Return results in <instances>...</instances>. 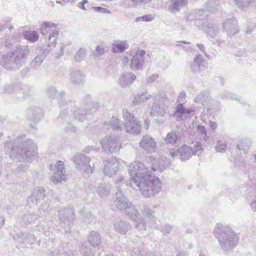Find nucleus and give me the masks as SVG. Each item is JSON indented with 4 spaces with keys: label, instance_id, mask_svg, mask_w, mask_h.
<instances>
[{
    "label": "nucleus",
    "instance_id": "f257e3e1",
    "mask_svg": "<svg viewBox=\"0 0 256 256\" xmlns=\"http://www.w3.org/2000/svg\"><path fill=\"white\" fill-rule=\"evenodd\" d=\"M128 170L132 180L145 198H150L159 193L162 189L160 179L152 176L151 170L145 168L144 164L133 162L130 166Z\"/></svg>",
    "mask_w": 256,
    "mask_h": 256
},
{
    "label": "nucleus",
    "instance_id": "f03ea898",
    "mask_svg": "<svg viewBox=\"0 0 256 256\" xmlns=\"http://www.w3.org/2000/svg\"><path fill=\"white\" fill-rule=\"evenodd\" d=\"M20 137L6 142L4 144L6 154L12 159L31 162L37 156L36 146L31 140L21 141Z\"/></svg>",
    "mask_w": 256,
    "mask_h": 256
},
{
    "label": "nucleus",
    "instance_id": "7ed1b4c3",
    "mask_svg": "<svg viewBox=\"0 0 256 256\" xmlns=\"http://www.w3.org/2000/svg\"><path fill=\"white\" fill-rule=\"evenodd\" d=\"M30 52L28 46L18 45L14 50L2 56L0 63L4 68L8 70L18 69L25 64Z\"/></svg>",
    "mask_w": 256,
    "mask_h": 256
},
{
    "label": "nucleus",
    "instance_id": "20e7f679",
    "mask_svg": "<svg viewBox=\"0 0 256 256\" xmlns=\"http://www.w3.org/2000/svg\"><path fill=\"white\" fill-rule=\"evenodd\" d=\"M214 234L224 251L228 252L232 250L238 244V236L228 226L217 224L214 230Z\"/></svg>",
    "mask_w": 256,
    "mask_h": 256
},
{
    "label": "nucleus",
    "instance_id": "39448f33",
    "mask_svg": "<svg viewBox=\"0 0 256 256\" xmlns=\"http://www.w3.org/2000/svg\"><path fill=\"white\" fill-rule=\"evenodd\" d=\"M208 16L207 10H197L188 14L186 19L187 21L194 22L195 26L200 30H204L210 37L214 38L218 32L220 26L206 20Z\"/></svg>",
    "mask_w": 256,
    "mask_h": 256
},
{
    "label": "nucleus",
    "instance_id": "423d86ee",
    "mask_svg": "<svg viewBox=\"0 0 256 256\" xmlns=\"http://www.w3.org/2000/svg\"><path fill=\"white\" fill-rule=\"evenodd\" d=\"M122 115L125 121V124L120 123L119 120L113 116V131H122L126 128L128 132L134 134L140 133L142 129L141 125L136 120L134 114L130 113L128 110H122Z\"/></svg>",
    "mask_w": 256,
    "mask_h": 256
},
{
    "label": "nucleus",
    "instance_id": "0eeeda50",
    "mask_svg": "<svg viewBox=\"0 0 256 256\" xmlns=\"http://www.w3.org/2000/svg\"><path fill=\"white\" fill-rule=\"evenodd\" d=\"M153 101L150 115L160 116H165L168 113V98L164 94H156L153 96Z\"/></svg>",
    "mask_w": 256,
    "mask_h": 256
},
{
    "label": "nucleus",
    "instance_id": "6e6552de",
    "mask_svg": "<svg viewBox=\"0 0 256 256\" xmlns=\"http://www.w3.org/2000/svg\"><path fill=\"white\" fill-rule=\"evenodd\" d=\"M76 168L82 172L84 175L90 174L93 172L94 164L92 166L90 164V158L82 154H76L72 158Z\"/></svg>",
    "mask_w": 256,
    "mask_h": 256
},
{
    "label": "nucleus",
    "instance_id": "1a4fd4ad",
    "mask_svg": "<svg viewBox=\"0 0 256 256\" xmlns=\"http://www.w3.org/2000/svg\"><path fill=\"white\" fill-rule=\"evenodd\" d=\"M51 170L52 171L51 180L54 184L66 182L68 174L64 162L61 160L58 161L53 167L51 166Z\"/></svg>",
    "mask_w": 256,
    "mask_h": 256
},
{
    "label": "nucleus",
    "instance_id": "9d476101",
    "mask_svg": "<svg viewBox=\"0 0 256 256\" xmlns=\"http://www.w3.org/2000/svg\"><path fill=\"white\" fill-rule=\"evenodd\" d=\"M56 24L50 22H44L40 28V32L43 36H46L49 33L48 36V46L55 47L56 46V40L59 34L58 32L54 29L51 30V28H54Z\"/></svg>",
    "mask_w": 256,
    "mask_h": 256
},
{
    "label": "nucleus",
    "instance_id": "9b49d317",
    "mask_svg": "<svg viewBox=\"0 0 256 256\" xmlns=\"http://www.w3.org/2000/svg\"><path fill=\"white\" fill-rule=\"evenodd\" d=\"M170 154L172 158L178 157L182 161H186L193 155L192 148L184 144L178 149H172L170 151Z\"/></svg>",
    "mask_w": 256,
    "mask_h": 256
},
{
    "label": "nucleus",
    "instance_id": "f8f14e48",
    "mask_svg": "<svg viewBox=\"0 0 256 256\" xmlns=\"http://www.w3.org/2000/svg\"><path fill=\"white\" fill-rule=\"evenodd\" d=\"M223 30L226 33L228 36L232 37L239 32V27L237 20L235 18L226 19L222 23Z\"/></svg>",
    "mask_w": 256,
    "mask_h": 256
},
{
    "label": "nucleus",
    "instance_id": "ddd939ff",
    "mask_svg": "<svg viewBox=\"0 0 256 256\" xmlns=\"http://www.w3.org/2000/svg\"><path fill=\"white\" fill-rule=\"evenodd\" d=\"M96 108L93 106L92 104H84L82 108L74 111L75 118L80 122H84V120L88 118L87 116L88 114H91L92 113L96 112Z\"/></svg>",
    "mask_w": 256,
    "mask_h": 256
},
{
    "label": "nucleus",
    "instance_id": "4468645a",
    "mask_svg": "<svg viewBox=\"0 0 256 256\" xmlns=\"http://www.w3.org/2000/svg\"><path fill=\"white\" fill-rule=\"evenodd\" d=\"M146 52L141 50L136 53L130 61V68L132 70H142L145 63Z\"/></svg>",
    "mask_w": 256,
    "mask_h": 256
},
{
    "label": "nucleus",
    "instance_id": "2eb2a0df",
    "mask_svg": "<svg viewBox=\"0 0 256 256\" xmlns=\"http://www.w3.org/2000/svg\"><path fill=\"white\" fill-rule=\"evenodd\" d=\"M47 94L48 96L52 98H59L58 104L62 108V107L66 106H70L72 107L73 105V102L71 101L67 102L63 98V96L64 95V92L63 91L58 92L54 87H50L47 90Z\"/></svg>",
    "mask_w": 256,
    "mask_h": 256
},
{
    "label": "nucleus",
    "instance_id": "dca6fc26",
    "mask_svg": "<svg viewBox=\"0 0 256 256\" xmlns=\"http://www.w3.org/2000/svg\"><path fill=\"white\" fill-rule=\"evenodd\" d=\"M114 198V204L120 210L124 211L126 208H128L132 204L120 190L116 193Z\"/></svg>",
    "mask_w": 256,
    "mask_h": 256
},
{
    "label": "nucleus",
    "instance_id": "f3484780",
    "mask_svg": "<svg viewBox=\"0 0 256 256\" xmlns=\"http://www.w3.org/2000/svg\"><path fill=\"white\" fill-rule=\"evenodd\" d=\"M140 146L141 148L150 153L154 152L156 146V142L148 134L142 136Z\"/></svg>",
    "mask_w": 256,
    "mask_h": 256
},
{
    "label": "nucleus",
    "instance_id": "a211bd4d",
    "mask_svg": "<svg viewBox=\"0 0 256 256\" xmlns=\"http://www.w3.org/2000/svg\"><path fill=\"white\" fill-rule=\"evenodd\" d=\"M58 213L60 220L64 223L67 222L69 225L74 219V210L70 206L61 208Z\"/></svg>",
    "mask_w": 256,
    "mask_h": 256
},
{
    "label": "nucleus",
    "instance_id": "6ab92c4d",
    "mask_svg": "<svg viewBox=\"0 0 256 256\" xmlns=\"http://www.w3.org/2000/svg\"><path fill=\"white\" fill-rule=\"evenodd\" d=\"M164 141L170 149L172 150V146L178 147L180 144L178 133L176 132H170L168 133L164 138Z\"/></svg>",
    "mask_w": 256,
    "mask_h": 256
},
{
    "label": "nucleus",
    "instance_id": "aec40b11",
    "mask_svg": "<svg viewBox=\"0 0 256 256\" xmlns=\"http://www.w3.org/2000/svg\"><path fill=\"white\" fill-rule=\"evenodd\" d=\"M43 115L42 109L37 107L29 108L26 111L27 119L34 122H38Z\"/></svg>",
    "mask_w": 256,
    "mask_h": 256
},
{
    "label": "nucleus",
    "instance_id": "412c9836",
    "mask_svg": "<svg viewBox=\"0 0 256 256\" xmlns=\"http://www.w3.org/2000/svg\"><path fill=\"white\" fill-rule=\"evenodd\" d=\"M46 196V190L43 188L38 187L35 188L31 196L28 198V202H32L33 204H36L38 200H43Z\"/></svg>",
    "mask_w": 256,
    "mask_h": 256
},
{
    "label": "nucleus",
    "instance_id": "4be33fe9",
    "mask_svg": "<svg viewBox=\"0 0 256 256\" xmlns=\"http://www.w3.org/2000/svg\"><path fill=\"white\" fill-rule=\"evenodd\" d=\"M48 253V256H76V252L63 246H59L56 249L54 248Z\"/></svg>",
    "mask_w": 256,
    "mask_h": 256
},
{
    "label": "nucleus",
    "instance_id": "5701e85b",
    "mask_svg": "<svg viewBox=\"0 0 256 256\" xmlns=\"http://www.w3.org/2000/svg\"><path fill=\"white\" fill-rule=\"evenodd\" d=\"M156 94H148L146 90L140 94H138L132 100V104L134 106H139L142 104L146 102L148 100Z\"/></svg>",
    "mask_w": 256,
    "mask_h": 256
},
{
    "label": "nucleus",
    "instance_id": "b1692460",
    "mask_svg": "<svg viewBox=\"0 0 256 256\" xmlns=\"http://www.w3.org/2000/svg\"><path fill=\"white\" fill-rule=\"evenodd\" d=\"M84 74L80 70H73L70 72V80L73 84H82L84 81Z\"/></svg>",
    "mask_w": 256,
    "mask_h": 256
},
{
    "label": "nucleus",
    "instance_id": "393cba45",
    "mask_svg": "<svg viewBox=\"0 0 256 256\" xmlns=\"http://www.w3.org/2000/svg\"><path fill=\"white\" fill-rule=\"evenodd\" d=\"M170 4L168 10L172 14H175L180 10V8L186 6L188 0H170Z\"/></svg>",
    "mask_w": 256,
    "mask_h": 256
},
{
    "label": "nucleus",
    "instance_id": "a878e982",
    "mask_svg": "<svg viewBox=\"0 0 256 256\" xmlns=\"http://www.w3.org/2000/svg\"><path fill=\"white\" fill-rule=\"evenodd\" d=\"M14 238L20 242L30 244H32L36 240V238L33 234L28 233L20 232Z\"/></svg>",
    "mask_w": 256,
    "mask_h": 256
},
{
    "label": "nucleus",
    "instance_id": "bb28decb",
    "mask_svg": "<svg viewBox=\"0 0 256 256\" xmlns=\"http://www.w3.org/2000/svg\"><path fill=\"white\" fill-rule=\"evenodd\" d=\"M136 78V76L132 72L125 73L122 74L119 82L120 84L124 88L132 84Z\"/></svg>",
    "mask_w": 256,
    "mask_h": 256
},
{
    "label": "nucleus",
    "instance_id": "cd10ccee",
    "mask_svg": "<svg viewBox=\"0 0 256 256\" xmlns=\"http://www.w3.org/2000/svg\"><path fill=\"white\" fill-rule=\"evenodd\" d=\"M129 45L126 40L113 41V53H122L128 49Z\"/></svg>",
    "mask_w": 256,
    "mask_h": 256
},
{
    "label": "nucleus",
    "instance_id": "c85d7f7f",
    "mask_svg": "<svg viewBox=\"0 0 256 256\" xmlns=\"http://www.w3.org/2000/svg\"><path fill=\"white\" fill-rule=\"evenodd\" d=\"M124 212L128 218L134 222H136L140 218V213L135 206L131 204L128 208H126Z\"/></svg>",
    "mask_w": 256,
    "mask_h": 256
},
{
    "label": "nucleus",
    "instance_id": "c756f323",
    "mask_svg": "<svg viewBox=\"0 0 256 256\" xmlns=\"http://www.w3.org/2000/svg\"><path fill=\"white\" fill-rule=\"evenodd\" d=\"M88 241L93 247L98 246L101 243L99 233L94 231L90 232L88 237Z\"/></svg>",
    "mask_w": 256,
    "mask_h": 256
},
{
    "label": "nucleus",
    "instance_id": "7c9ffc66",
    "mask_svg": "<svg viewBox=\"0 0 256 256\" xmlns=\"http://www.w3.org/2000/svg\"><path fill=\"white\" fill-rule=\"evenodd\" d=\"M142 215L146 218L150 219L152 221V223L150 224L151 227L155 228L154 226L153 222H155L156 218L154 217V210L147 206H144L142 210Z\"/></svg>",
    "mask_w": 256,
    "mask_h": 256
},
{
    "label": "nucleus",
    "instance_id": "2f4dec72",
    "mask_svg": "<svg viewBox=\"0 0 256 256\" xmlns=\"http://www.w3.org/2000/svg\"><path fill=\"white\" fill-rule=\"evenodd\" d=\"M252 183V180H250L247 183H244L239 186L237 190V193L244 196H248L252 192L251 189L252 187L251 184H251Z\"/></svg>",
    "mask_w": 256,
    "mask_h": 256
},
{
    "label": "nucleus",
    "instance_id": "473e14b6",
    "mask_svg": "<svg viewBox=\"0 0 256 256\" xmlns=\"http://www.w3.org/2000/svg\"><path fill=\"white\" fill-rule=\"evenodd\" d=\"M110 192V188L109 185L106 183H101L98 187L96 192L101 198H105L108 196Z\"/></svg>",
    "mask_w": 256,
    "mask_h": 256
},
{
    "label": "nucleus",
    "instance_id": "72a5a7b5",
    "mask_svg": "<svg viewBox=\"0 0 256 256\" xmlns=\"http://www.w3.org/2000/svg\"><path fill=\"white\" fill-rule=\"evenodd\" d=\"M115 230L122 234H125L130 229V225L128 222L120 221L115 224Z\"/></svg>",
    "mask_w": 256,
    "mask_h": 256
},
{
    "label": "nucleus",
    "instance_id": "f704fd0d",
    "mask_svg": "<svg viewBox=\"0 0 256 256\" xmlns=\"http://www.w3.org/2000/svg\"><path fill=\"white\" fill-rule=\"evenodd\" d=\"M210 92L208 91L202 92L195 98V102L200 103L203 106L206 104V102L210 100Z\"/></svg>",
    "mask_w": 256,
    "mask_h": 256
},
{
    "label": "nucleus",
    "instance_id": "c9c22d12",
    "mask_svg": "<svg viewBox=\"0 0 256 256\" xmlns=\"http://www.w3.org/2000/svg\"><path fill=\"white\" fill-rule=\"evenodd\" d=\"M203 62V59L202 56L200 54L196 55L191 64V68L194 72H197L199 70L201 64Z\"/></svg>",
    "mask_w": 256,
    "mask_h": 256
},
{
    "label": "nucleus",
    "instance_id": "e433bc0d",
    "mask_svg": "<svg viewBox=\"0 0 256 256\" xmlns=\"http://www.w3.org/2000/svg\"><path fill=\"white\" fill-rule=\"evenodd\" d=\"M24 36L25 39L31 42H35L38 40L39 36L36 31L27 30L24 32Z\"/></svg>",
    "mask_w": 256,
    "mask_h": 256
},
{
    "label": "nucleus",
    "instance_id": "4c0bfd02",
    "mask_svg": "<svg viewBox=\"0 0 256 256\" xmlns=\"http://www.w3.org/2000/svg\"><path fill=\"white\" fill-rule=\"evenodd\" d=\"M256 2V0H234V4L240 9L244 10L250 4Z\"/></svg>",
    "mask_w": 256,
    "mask_h": 256
},
{
    "label": "nucleus",
    "instance_id": "58836bf2",
    "mask_svg": "<svg viewBox=\"0 0 256 256\" xmlns=\"http://www.w3.org/2000/svg\"><path fill=\"white\" fill-rule=\"evenodd\" d=\"M112 138L110 136H106L101 141L100 144L102 146L104 150L106 153L110 152V148H112Z\"/></svg>",
    "mask_w": 256,
    "mask_h": 256
},
{
    "label": "nucleus",
    "instance_id": "ea45409f",
    "mask_svg": "<svg viewBox=\"0 0 256 256\" xmlns=\"http://www.w3.org/2000/svg\"><path fill=\"white\" fill-rule=\"evenodd\" d=\"M32 92V89L28 86H24L18 90L17 96L18 98H24L30 95Z\"/></svg>",
    "mask_w": 256,
    "mask_h": 256
},
{
    "label": "nucleus",
    "instance_id": "a19ab883",
    "mask_svg": "<svg viewBox=\"0 0 256 256\" xmlns=\"http://www.w3.org/2000/svg\"><path fill=\"white\" fill-rule=\"evenodd\" d=\"M44 59V56L40 55L37 56L31 62L30 68L34 70L38 69L40 66L42 64Z\"/></svg>",
    "mask_w": 256,
    "mask_h": 256
},
{
    "label": "nucleus",
    "instance_id": "79ce46f5",
    "mask_svg": "<svg viewBox=\"0 0 256 256\" xmlns=\"http://www.w3.org/2000/svg\"><path fill=\"white\" fill-rule=\"evenodd\" d=\"M191 147L192 148L193 155L200 156L204 150L202 144L199 141H196Z\"/></svg>",
    "mask_w": 256,
    "mask_h": 256
},
{
    "label": "nucleus",
    "instance_id": "37998d69",
    "mask_svg": "<svg viewBox=\"0 0 256 256\" xmlns=\"http://www.w3.org/2000/svg\"><path fill=\"white\" fill-rule=\"evenodd\" d=\"M192 110L190 109L186 108L183 106L182 104L180 103L178 104L176 107V111L174 114L176 115V114H190L192 112Z\"/></svg>",
    "mask_w": 256,
    "mask_h": 256
},
{
    "label": "nucleus",
    "instance_id": "c03bdc74",
    "mask_svg": "<svg viewBox=\"0 0 256 256\" xmlns=\"http://www.w3.org/2000/svg\"><path fill=\"white\" fill-rule=\"evenodd\" d=\"M86 50L85 48H80L76 53L74 56V60L76 62H80L86 57Z\"/></svg>",
    "mask_w": 256,
    "mask_h": 256
},
{
    "label": "nucleus",
    "instance_id": "a18cd8bd",
    "mask_svg": "<svg viewBox=\"0 0 256 256\" xmlns=\"http://www.w3.org/2000/svg\"><path fill=\"white\" fill-rule=\"evenodd\" d=\"M112 163L110 160L106 161L104 162L103 172L105 176H108V178H110L112 176Z\"/></svg>",
    "mask_w": 256,
    "mask_h": 256
},
{
    "label": "nucleus",
    "instance_id": "49530a36",
    "mask_svg": "<svg viewBox=\"0 0 256 256\" xmlns=\"http://www.w3.org/2000/svg\"><path fill=\"white\" fill-rule=\"evenodd\" d=\"M150 0H124V4L126 7H134L139 2L146 4Z\"/></svg>",
    "mask_w": 256,
    "mask_h": 256
},
{
    "label": "nucleus",
    "instance_id": "de8ad7c7",
    "mask_svg": "<svg viewBox=\"0 0 256 256\" xmlns=\"http://www.w3.org/2000/svg\"><path fill=\"white\" fill-rule=\"evenodd\" d=\"M122 140L120 136H115L113 138V152H117L121 148Z\"/></svg>",
    "mask_w": 256,
    "mask_h": 256
},
{
    "label": "nucleus",
    "instance_id": "09e8293b",
    "mask_svg": "<svg viewBox=\"0 0 256 256\" xmlns=\"http://www.w3.org/2000/svg\"><path fill=\"white\" fill-rule=\"evenodd\" d=\"M198 131V134L202 138L204 141H206L208 138L207 136V131L204 126L198 125L196 127Z\"/></svg>",
    "mask_w": 256,
    "mask_h": 256
},
{
    "label": "nucleus",
    "instance_id": "8fccbe9b",
    "mask_svg": "<svg viewBox=\"0 0 256 256\" xmlns=\"http://www.w3.org/2000/svg\"><path fill=\"white\" fill-rule=\"evenodd\" d=\"M82 256H94V252L88 246L82 244L80 250Z\"/></svg>",
    "mask_w": 256,
    "mask_h": 256
},
{
    "label": "nucleus",
    "instance_id": "3c124183",
    "mask_svg": "<svg viewBox=\"0 0 256 256\" xmlns=\"http://www.w3.org/2000/svg\"><path fill=\"white\" fill-rule=\"evenodd\" d=\"M18 86H14L13 84H8L5 85L4 88V93L12 94L16 92H17Z\"/></svg>",
    "mask_w": 256,
    "mask_h": 256
},
{
    "label": "nucleus",
    "instance_id": "603ef678",
    "mask_svg": "<svg viewBox=\"0 0 256 256\" xmlns=\"http://www.w3.org/2000/svg\"><path fill=\"white\" fill-rule=\"evenodd\" d=\"M108 51L107 48H104L102 46H98L96 48V52L94 55L95 57H100Z\"/></svg>",
    "mask_w": 256,
    "mask_h": 256
},
{
    "label": "nucleus",
    "instance_id": "864d4df0",
    "mask_svg": "<svg viewBox=\"0 0 256 256\" xmlns=\"http://www.w3.org/2000/svg\"><path fill=\"white\" fill-rule=\"evenodd\" d=\"M115 185L116 188H118V191H121V188H124V187L125 186H126L127 184H125L124 179L123 177H119L118 178L115 182Z\"/></svg>",
    "mask_w": 256,
    "mask_h": 256
},
{
    "label": "nucleus",
    "instance_id": "5fc2aeb1",
    "mask_svg": "<svg viewBox=\"0 0 256 256\" xmlns=\"http://www.w3.org/2000/svg\"><path fill=\"white\" fill-rule=\"evenodd\" d=\"M160 230L164 234H169L172 230V226L166 224H162L159 227Z\"/></svg>",
    "mask_w": 256,
    "mask_h": 256
},
{
    "label": "nucleus",
    "instance_id": "6e6d98bb",
    "mask_svg": "<svg viewBox=\"0 0 256 256\" xmlns=\"http://www.w3.org/2000/svg\"><path fill=\"white\" fill-rule=\"evenodd\" d=\"M155 162L156 164H157V163H158V166H152V168H148L150 170H151L152 172V169L154 171H156L157 170L162 171L164 170L165 166L164 164H162V159H159L158 160H156ZM153 166H154V164H153ZM146 168H148V167H146Z\"/></svg>",
    "mask_w": 256,
    "mask_h": 256
},
{
    "label": "nucleus",
    "instance_id": "4d7b16f0",
    "mask_svg": "<svg viewBox=\"0 0 256 256\" xmlns=\"http://www.w3.org/2000/svg\"><path fill=\"white\" fill-rule=\"evenodd\" d=\"M220 96L222 98H229L231 100H236L237 96L232 92H224L220 94Z\"/></svg>",
    "mask_w": 256,
    "mask_h": 256
},
{
    "label": "nucleus",
    "instance_id": "13d9d810",
    "mask_svg": "<svg viewBox=\"0 0 256 256\" xmlns=\"http://www.w3.org/2000/svg\"><path fill=\"white\" fill-rule=\"evenodd\" d=\"M136 225L135 227L138 230H146V224L145 222H144V220H142L141 218H139V220L135 222Z\"/></svg>",
    "mask_w": 256,
    "mask_h": 256
},
{
    "label": "nucleus",
    "instance_id": "bf43d9fd",
    "mask_svg": "<svg viewBox=\"0 0 256 256\" xmlns=\"http://www.w3.org/2000/svg\"><path fill=\"white\" fill-rule=\"evenodd\" d=\"M250 145L246 141H242L241 142L237 144V148L239 150H242L244 152L248 151Z\"/></svg>",
    "mask_w": 256,
    "mask_h": 256
},
{
    "label": "nucleus",
    "instance_id": "052dcab7",
    "mask_svg": "<svg viewBox=\"0 0 256 256\" xmlns=\"http://www.w3.org/2000/svg\"><path fill=\"white\" fill-rule=\"evenodd\" d=\"M226 146L224 142H222L220 140H218L216 149V151L219 152H223L226 149Z\"/></svg>",
    "mask_w": 256,
    "mask_h": 256
},
{
    "label": "nucleus",
    "instance_id": "680f3d73",
    "mask_svg": "<svg viewBox=\"0 0 256 256\" xmlns=\"http://www.w3.org/2000/svg\"><path fill=\"white\" fill-rule=\"evenodd\" d=\"M92 8L96 12H100L101 14H108L111 13L110 11L106 8L100 6H92Z\"/></svg>",
    "mask_w": 256,
    "mask_h": 256
},
{
    "label": "nucleus",
    "instance_id": "e2e57ef3",
    "mask_svg": "<svg viewBox=\"0 0 256 256\" xmlns=\"http://www.w3.org/2000/svg\"><path fill=\"white\" fill-rule=\"evenodd\" d=\"M142 250L139 248H134L130 252V256H141Z\"/></svg>",
    "mask_w": 256,
    "mask_h": 256
},
{
    "label": "nucleus",
    "instance_id": "0e129e2a",
    "mask_svg": "<svg viewBox=\"0 0 256 256\" xmlns=\"http://www.w3.org/2000/svg\"><path fill=\"white\" fill-rule=\"evenodd\" d=\"M216 0H208L206 2L208 8L209 10L212 11L214 10V6H216Z\"/></svg>",
    "mask_w": 256,
    "mask_h": 256
},
{
    "label": "nucleus",
    "instance_id": "69168bd1",
    "mask_svg": "<svg viewBox=\"0 0 256 256\" xmlns=\"http://www.w3.org/2000/svg\"><path fill=\"white\" fill-rule=\"evenodd\" d=\"M113 172H116L119 168L120 162L116 158L113 157Z\"/></svg>",
    "mask_w": 256,
    "mask_h": 256
},
{
    "label": "nucleus",
    "instance_id": "338daca9",
    "mask_svg": "<svg viewBox=\"0 0 256 256\" xmlns=\"http://www.w3.org/2000/svg\"><path fill=\"white\" fill-rule=\"evenodd\" d=\"M196 46L200 50L204 53V55L208 58H210V56L206 52V48L202 44H197Z\"/></svg>",
    "mask_w": 256,
    "mask_h": 256
},
{
    "label": "nucleus",
    "instance_id": "774afa93",
    "mask_svg": "<svg viewBox=\"0 0 256 256\" xmlns=\"http://www.w3.org/2000/svg\"><path fill=\"white\" fill-rule=\"evenodd\" d=\"M250 206L253 212H256V198L252 200L250 204Z\"/></svg>",
    "mask_w": 256,
    "mask_h": 256
}]
</instances>
